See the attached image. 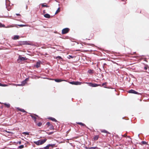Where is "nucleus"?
<instances>
[{
    "label": "nucleus",
    "mask_w": 149,
    "mask_h": 149,
    "mask_svg": "<svg viewBox=\"0 0 149 149\" xmlns=\"http://www.w3.org/2000/svg\"><path fill=\"white\" fill-rule=\"evenodd\" d=\"M4 104L7 108H9L10 106V104H9L4 103Z\"/></svg>",
    "instance_id": "nucleus-23"
},
{
    "label": "nucleus",
    "mask_w": 149,
    "mask_h": 149,
    "mask_svg": "<svg viewBox=\"0 0 149 149\" xmlns=\"http://www.w3.org/2000/svg\"><path fill=\"white\" fill-rule=\"evenodd\" d=\"M27 79H26L25 80L23 81L22 83V86L24 85L26 83V81Z\"/></svg>",
    "instance_id": "nucleus-22"
},
{
    "label": "nucleus",
    "mask_w": 149,
    "mask_h": 149,
    "mask_svg": "<svg viewBox=\"0 0 149 149\" xmlns=\"http://www.w3.org/2000/svg\"><path fill=\"white\" fill-rule=\"evenodd\" d=\"M17 109H18V110L19 111H21L22 112H26V113H27V112L26 111L24 110L23 109H20L19 108H17Z\"/></svg>",
    "instance_id": "nucleus-15"
},
{
    "label": "nucleus",
    "mask_w": 149,
    "mask_h": 149,
    "mask_svg": "<svg viewBox=\"0 0 149 149\" xmlns=\"http://www.w3.org/2000/svg\"><path fill=\"white\" fill-rule=\"evenodd\" d=\"M27 59V58L25 57H22L21 56L19 55V56L18 61V62H20L22 61H24L26 60Z\"/></svg>",
    "instance_id": "nucleus-3"
},
{
    "label": "nucleus",
    "mask_w": 149,
    "mask_h": 149,
    "mask_svg": "<svg viewBox=\"0 0 149 149\" xmlns=\"http://www.w3.org/2000/svg\"><path fill=\"white\" fill-rule=\"evenodd\" d=\"M16 85L18 86H22V84H17Z\"/></svg>",
    "instance_id": "nucleus-44"
},
{
    "label": "nucleus",
    "mask_w": 149,
    "mask_h": 149,
    "mask_svg": "<svg viewBox=\"0 0 149 149\" xmlns=\"http://www.w3.org/2000/svg\"><path fill=\"white\" fill-rule=\"evenodd\" d=\"M13 26H12V25H11V26H8L7 27V28H9V27H13Z\"/></svg>",
    "instance_id": "nucleus-42"
},
{
    "label": "nucleus",
    "mask_w": 149,
    "mask_h": 149,
    "mask_svg": "<svg viewBox=\"0 0 149 149\" xmlns=\"http://www.w3.org/2000/svg\"><path fill=\"white\" fill-rule=\"evenodd\" d=\"M5 25L0 23V27H5Z\"/></svg>",
    "instance_id": "nucleus-26"
},
{
    "label": "nucleus",
    "mask_w": 149,
    "mask_h": 149,
    "mask_svg": "<svg viewBox=\"0 0 149 149\" xmlns=\"http://www.w3.org/2000/svg\"><path fill=\"white\" fill-rule=\"evenodd\" d=\"M49 145L50 147H53L55 146V144H49Z\"/></svg>",
    "instance_id": "nucleus-32"
},
{
    "label": "nucleus",
    "mask_w": 149,
    "mask_h": 149,
    "mask_svg": "<svg viewBox=\"0 0 149 149\" xmlns=\"http://www.w3.org/2000/svg\"><path fill=\"white\" fill-rule=\"evenodd\" d=\"M21 45H29V43L27 41H23L21 42Z\"/></svg>",
    "instance_id": "nucleus-17"
},
{
    "label": "nucleus",
    "mask_w": 149,
    "mask_h": 149,
    "mask_svg": "<svg viewBox=\"0 0 149 149\" xmlns=\"http://www.w3.org/2000/svg\"><path fill=\"white\" fill-rule=\"evenodd\" d=\"M42 122H39L38 123H37L36 124V125L38 126V127H40L42 125Z\"/></svg>",
    "instance_id": "nucleus-21"
},
{
    "label": "nucleus",
    "mask_w": 149,
    "mask_h": 149,
    "mask_svg": "<svg viewBox=\"0 0 149 149\" xmlns=\"http://www.w3.org/2000/svg\"><path fill=\"white\" fill-rule=\"evenodd\" d=\"M44 17L47 18H49L50 17V16L48 14H46L44 15Z\"/></svg>",
    "instance_id": "nucleus-18"
},
{
    "label": "nucleus",
    "mask_w": 149,
    "mask_h": 149,
    "mask_svg": "<svg viewBox=\"0 0 149 149\" xmlns=\"http://www.w3.org/2000/svg\"><path fill=\"white\" fill-rule=\"evenodd\" d=\"M49 119L53 121H54L55 122H57V120L54 118H53L52 117H50Z\"/></svg>",
    "instance_id": "nucleus-19"
},
{
    "label": "nucleus",
    "mask_w": 149,
    "mask_h": 149,
    "mask_svg": "<svg viewBox=\"0 0 149 149\" xmlns=\"http://www.w3.org/2000/svg\"><path fill=\"white\" fill-rule=\"evenodd\" d=\"M17 16H20V15L19 14H16Z\"/></svg>",
    "instance_id": "nucleus-43"
},
{
    "label": "nucleus",
    "mask_w": 149,
    "mask_h": 149,
    "mask_svg": "<svg viewBox=\"0 0 149 149\" xmlns=\"http://www.w3.org/2000/svg\"><path fill=\"white\" fill-rule=\"evenodd\" d=\"M141 143L143 144H147V143L145 141H142L141 142Z\"/></svg>",
    "instance_id": "nucleus-35"
},
{
    "label": "nucleus",
    "mask_w": 149,
    "mask_h": 149,
    "mask_svg": "<svg viewBox=\"0 0 149 149\" xmlns=\"http://www.w3.org/2000/svg\"><path fill=\"white\" fill-rule=\"evenodd\" d=\"M100 131L102 133H107L110 134V133L105 130H101Z\"/></svg>",
    "instance_id": "nucleus-11"
},
{
    "label": "nucleus",
    "mask_w": 149,
    "mask_h": 149,
    "mask_svg": "<svg viewBox=\"0 0 149 149\" xmlns=\"http://www.w3.org/2000/svg\"><path fill=\"white\" fill-rule=\"evenodd\" d=\"M88 72L90 74H93L94 72V71L93 70H88Z\"/></svg>",
    "instance_id": "nucleus-20"
},
{
    "label": "nucleus",
    "mask_w": 149,
    "mask_h": 149,
    "mask_svg": "<svg viewBox=\"0 0 149 149\" xmlns=\"http://www.w3.org/2000/svg\"><path fill=\"white\" fill-rule=\"evenodd\" d=\"M8 85L6 84H2L0 83V86H7Z\"/></svg>",
    "instance_id": "nucleus-24"
},
{
    "label": "nucleus",
    "mask_w": 149,
    "mask_h": 149,
    "mask_svg": "<svg viewBox=\"0 0 149 149\" xmlns=\"http://www.w3.org/2000/svg\"><path fill=\"white\" fill-rule=\"evenodd\" d=\"M30 116L32 117V119L34 120V122L35 123H37V121H36V119L37 118L36 117V116L37 117H38V116L36 115V114H31L30 115Z\"/></svg>",
    "instance_id": "nucleus-5"
},
{
    "label": "nucleus",
    "mask_w": 149,
    "mask_h": 149,
    "mask_svg": "<svg viewBox=\"0 0 149 149\" xmlns=\"http://www.w3.org/2000/svg\"><path fill=\"white\" fill-rule=\"evenodd\" d=\"M56 59H62V58L60 56H58L55 58Z\"/></svg>",
    "instance_id": "nucleus-27"
},
{
    "label": "nucleus",
    "mask_w": 149,
    "mask_h": 149,
    "mask_svg": "<svg viewBox=\"0 0 149 149\" xmlns=\"http://www.w3.org/2000/svg\"><path fill=\"white\" fill-rule=\"evenodd\" d=\"M99 138V135H96L93 138V141H96Z\"/></svg>",
    "instance_id": "nucleus-14"
},
{
    "label": "nucleus",
    "mask_w": 149,
    "mask_h": 149,
    "mask_svg": "<svg viewBox=\"0 0 149 149\" xmlns=\"http://www.w3.org/2000/svg\"><path fill=\"white\" fill-rule=\"evenodd\" d=\"M73 57L72 56H70V55H69L68 56V58L69 59H70V58H73Z\"/></svg>",
    "instance_id": "nucleus-34"
},
{
    "label": "nucleus",
    "mask_w": 149,
    "mask_h": 149,
    "mask_svg": "<svg viewBox=\"0 0 149 149\" xmlns=\"http://www.w3.org/2000/svg\"><path fill=\"white\" fill-rule=\"evenodd\" d=\"M129 93H134L137 94H140V93H138L137 92L135 91V90L132 89H131L129 91Z\"/></svg>",
    "instance_id": "nucleus-8"
},
{
    "label": "nucleus",
    "mask_w": 149,
    "mask_h": 149,
    "mask_svg": "<svg viewBox=\"0 0 149 149\" xmlns=\"http://www.w3.org/2000/svg\"><path fill=\"white\" fill-rule=\"evenodd\" d=\"M127 137L129 138L130 139V140H131V138H130V136H128Z\"/></svg>",
    "instance_id": "nucleus-45"
},
{
    "label": "nucleus",
    "mask_w": 149,
    "mask_h": 149,
    "mask_svg": "<svg viewBox=\"0 0 149 149\" xmlns=\"http://www.w3.org/2000/svg\"><path fill=\"white\" fill-rule=\"evenodd\" d=\"M70 29L68 28H65L62 29V33L64 34L68 33Z\"/></svg>",
    "instance_id": "nucleus-4"
},
{
    "label": "nucleus",
    "mask_w": 149,
    "mask_h": 149,
    "mask_svg": "<svg viewBox=\"0 0 149 149\" xmlns=\"http://www.w3.org/2000/svg\"><path fill=\"white\" fill-rule=\"evenodd\" d=\"M86 84H88V85L92 87H95L98 86H101V84H93L91 83H85Z\"/></svg>",
    "instance_id": "nucleus-2"
},
{
    "label": "nucleus",
    "mask_w": 149,
    "mask_h": 149,
    "mask_svg": "<svg viewBox=\"0 0 149 149\" xmlns=\"http://www.w3.org/2000/svg\"><path fill=\"white\" fill-rule=\"evenodd\" d=\"M41 5L42 7H49V6L44 5V4H42Z\"/></svg>",
    "instance_id": "nucleus-25"
},
{
    "label": "nucleus",
    "mask_w": 149,
    "mask_h": 149,
    "mask_svg": "<svg viewBox=\"0 0 149 149\" xmlns=\"http://www.w3.org/2000/svg\"><path fill=\"white\" fill-rule=\"evenodd\" d=\"M69 83L71 84L75 85H78L81 84V83L79 81H71L69 82Z\"/></svg>",
    "instance_id": "nucleus-7"
},
{
    "label": "nucleus",
    "mask_w": 149,
    "mask_h": 149,
    "mask_svg": "<svg viewBox=\"0 0 149 149\" xmlns=\"http://www.w3.org/2000/svg\"><path fill=\"white\" fill-rule=\"evenodd\" d=\"M19 38V36L18 35L14 36L13 39L14 40H17Z\"/></svg>",
    "instance_id": "nucleus-12"
},
{
    "label": "nucleus",
    "mask_w": 149,
    "mask_h": 149,
    "mask_svg": "<svg viewBox=\"0 0 149 149\" xmlns=\"http://www.w3.org/2000/svg\"><path fill=\"white\" fill-rule=\"evenodd\" d=\"M54 81L57 82H59L62 81H67L66 80H63L61 79H54Z\"/></svg>",
    "instance_id": "nucleus-9"
},
{
    "label": "nucleus",
    "mask_w": 149,
    "mask_h": 149,
    "mask_svg": "<svg viewBox=\"0 0 149 149\" xmlns=\"http://www.w3.org/2000/svg\"><path fill=\"white\" fill-rule=\"evenodd\" d=\"M86 149H100V148L97 147H89V148H87L86 147Z\"/></svg>",
    "instance_id": "nucleus-13"
},
{
    "label": "nucleus",
    "mask_w": 149,
    "mask_h": 149,
    "mask_svg": "<svg viewBox=\"0 0 149 149\" xmlns=\"http://www.w3.org/2000/svg\"><path fill=\"white\" fill-rule=\"evenodd\" d=\"M144 69L145 70H146L148 69V66H146L144 67Z\"/></svg>",
    "instance_id": "nucleus-38"
},
{
    "label": "nucleus",
    "mask_w": 149,
    "mask_h": 149,
    "mask_svg": "<svg viewBox=\"0 0 149 149\" xmlns=\"http://www.w3.org/2000/svg\"><path fill=\"white\" fill-rule=\"evenodd\" d=\"M107 83V82L104 83H103L102 84V85H101V86H106Z\"/></svg>",
    "instance_id": "nucleus-31"
},
{
    "label": "nucleus",
    "mask_w": 149,
    "mask_h": 149,
    "mask_svg": "<svg viewBox=\"0 0 149 149\" xmlns=\"http://www.w3.org/2000/svg\"><path fill=\"white\" fill-rule=\"evenodd\" d=\"M46 125L49 127V128L50 130H54V127L49 122H47L46 123Z\"/></svg>",
    "instance_id": "nucleus-6"
},
{
    "label": "nucleus",
    "mask_w": 149,
    "mask_h": 149,
    "mask_svg": "<svg viewBox=\"0 0 149 149\" xmlns=\"http://www.w3.org/2000/svg\"><path fill=\"white\" fill-rule=\"evenodd\" d=\"M122 136H123L124 137H126L127 136V135L126 134H124V135H122Z\"/></svg>",
    "instance_id": "nucleus-39"
},
{
    "label": "nucleus",
    "mask_w": 149,
    "mask_h": 149,
    "mask_svg": "<svg viewBox=\"0 0 149 149\" xmlns=\"http://www.w3.org/2000/svg\"><path fill=\"white\" fill-rule=\"evenodd\" d=\"M18 26L20 27H22L23 26H25V25H23V24L19 25H18Z\"/></svg>",
    "instance_id": "nucleus-37"
},
{
    "label": "nucleus",
    "mask_w": 149,
    "mask_h": 149,
    "mask_svg": "<svg viewBox=\"0 0 149 149\" xmlns=\"http://www.w3.org/2000/svg\"><path fill=\"white\" fill-rule=\"evenodd\" d=\"M40 62H37L36 65H35V66L37 68H38L40 66Z\"/></svg>",
    "instance_id": "nucleus-16"
},
{
    "label": "nucleus",
    "mask_w": 149,
    "mask_h": 149,
    "mask_svg": "<svg viewBox=\"0 0 149 149\" xmlns=\"http://www.w3.org/2000/svg\"><path fill=\"white\" fill-rule=\"evenodd\" d=\"M49 145H47L46 146L44 147L43 148L44 149H49Z\"/></svg>",
    "instance_id": "nucleus-29"
},
{
    "label": "nucleus",
    "mask_w": 149,
    "mask_h": 149,
    "mask_svg": "<svg viewBox=\"0 0 149 149\" xmlns=\"http://www.w3.org/2000/svg\"><path fill=\"white\" fill-rule=\"evenodd\" d=\"M60 8H58L57 10L56 11V12L55 13V14L58 13L59 12H60Z\"/></svg>",
    "instance_id": "nucleus-28"
},
{
    "label": "nucleus",
    "mask_w": 149,
    "mask_h": 149,
    "mask_svg": "<svg viewBox=\"0 0 149 149\" xmlns=\"http://www.w3.org/2000/svg\"><path fill=\"white\" fill-rule=\"evenodd\" d=\"M104 88H107V87H106V86H104Z\"/></svg>",
    "instance_id": "nucleus-46"
},
{
    "label": "nucleus",
    "mask_w": 149,
    "mask_h": 149,
    "mask_svg": "<svg viewBox=\"0 0 149 149\" xmlns=\"http://www.w3.org/2000/svg\"><path fill=\"white\" fill-rule=\"evenodd\" d=\"M85 45H90V44H88L87 43H85V42H84V43H83Z\"/></svg>",
    "instance_id": "nucleus-41"
},
{
    "label": "nucleus",
    "mask_w": 149,
    "mask_h": 149,
    "mask_svg": "<svg viewBox=\"0 0 149 149\" xmlns=\"http://www.w3.org/2000/svg\"><path fill=\"white\" fill-rule=\"evenodd\" d=\"M76 123L78 124H79V125H81V126H85V127L86 128H88V127L87 126H86V125L82 123H81V122H77Z\"/></svg>",
    "instance_id": "nucleus-10"
},
{
    "label": "nucleus",
    "mask_w": 149,
    "mask_h": 149,
    "mask_svg": "<svg viewBox=\"0 0 149 149\" xmlns=\"http://www.w3.org/2000/svg\"><path fill=\"white\" fill-rule=\"evenodd\" d=\"M23 134H26L27 135H28L29 134V133L28 132H24L23 133Z\"/></svg>",
    "instance_id": "nucleus-36"
},
{
    "label": "nucleus",
    "mask_w": 149,
    "mask_h": 149,
    "mask_svg": "<svg viewBox=\"0 0 149 149\" xmlns=\"http://www.w3.org/2000/svg\"><path fill=\"white\" fill-rule=\"evenodd\" d=\"M93 34H92V35H91L89 37V38H90L88 39L89 40H90V39H91L93 37Z\"/></svg>",
    "instance_id": "nucleus-33"
},
{
    "label": "nucleus",
    "mask_w": 149,
    "mask_h": 149,
    "mask_svg": "<svg viewBox=\"0 0 149 149\" xmlns=\"http://www.w3.org/2000/svg\"><path fill=\"white\" fill-rule=\"evenodd\" d=\"M47 141V139H45L41 140H39L37 141H34V143L37 145H41Z\"/></svg>",
    "instance_id": "nucleus-1"
},
{
    "label": "nucleus",
    "mask_w": 149,
    "mask_h": 149,
    "mask_svg": "<svg viewBox=\"0 0 149 149\" xmlns=\"http://www.w3.org/2000/svg\"><path fill=\"white\" fill-rule=\"evenodd\" d=\"M45 10H44V11H43V12L44 13H45Z\"/></svg>",
    "instance_id": "nucleus-47"
},
{
    "label": "nucleus",
    "mask_w": 149,
    "mask_h": 149,
    "mask_svg": "<svg viewBox=\"0 0 149 149\" xmlns=\"http://www.w3.org/2000/svg\"><path fill=\"white\" fill-rule=\"evenodd\" d=\"M24 148V146L23 145H22L19 146L18 148L19 149L23 148Z\"/></svg>",
    "instance_id": "nucleus-30"
},
{
    "label": "nucleus",
    "mask_w": 149,
    "mask_h": 149,
    "mask_svg": "<svg viewBox=\"0 0 149 149\" xmlns=\"http://www.w3.org/2000/svg\"><path fill=\"white\" fill-rule=\"evenodd\" d=\"M17 143H19V144H21V141H18L17 142Z\"/></svg>",
    "instance_id": "nucleus-40"
}]
</instances>
